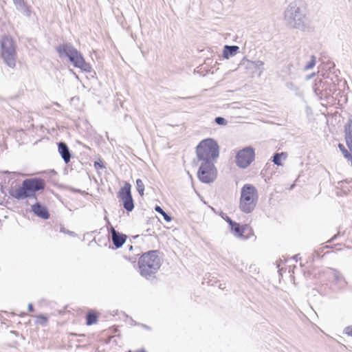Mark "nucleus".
I'll return each mask as SVG.
<instances>
[{
	"instance_id": "nucleus-1",
	"label": "nucleus",
	"mask_w": 352,
	"mask_h": 352,
	"mask_svg": "<svg viewBox=\"0 0 352 352\" xmlns=\"http://www.w3.org/2000/svg\"><path fill=\"white\" fill-rule=\"evenodd\" d=\"M284 19L286 25L289 28L305 30L308 28V19L305 11L296 1L290 3L286 8Z\"/></svg>"
},
{
	"instance_id": "nucleus-2",
	"label": "nucleus",
	"mask_w": 352,
	"mask_h": 352,
	"mask_svg": "<svg viewBox=\"0 0 352 352\" xmlns=\"http://www.w3.org/2000/svg\"><path fill=\"white\" fill-rule=\"evenodd\" d=\"M45 186V183L41 178L26 179L16 189H10L9 194L12 197L17 200H22L26 198L36 199V192L43 190Z\"/></svg>"
},
{
	"instance_id": "nucleus-3",
	"label": "nucleus",
	"mask_w": 352,
	"mask_h": 352,
	"mask_svg": "<svg viewBox=\"0 0 352 352\" xmlns=\"http://www.w3.org/2000/svg\"><path fill=\"white\" fill-rule=\"evenodd\" d=\"M162 263L157 250H151L143 254L139 258L140 274L146 279L155 277V274Z\"/></svg>"
},
{
	"instance_id": "nucleus-4",
	"label": "nucleus",
	"mask_w": 352,
	"mask_h": 352,
	"mask_svg": "<svg viewBox=\"0 0 352 352\" xmlns=\"http://www.w3.org/2000/svg\"><path fill=\"white\" fill-rule=\"evenodd\" d=\"M60 58H67L69 62L75 67L80 68L85 72H91V66L85 62L82 54L69 43L59 45L56 48Z\"/></svg>"
},
{
	"instance_id": "nucleus-5",
	"label": "nucleus",
	"mask_w": 352,
	"mask_h": 352,
	"mask_svg": "<svg viewBox=\"0 0 352 352\" xmlns=\"http://www.w3.org/2000/svg\"><path fill=\"white\" fill-rule=\"evenodd\" d=\"M196 154L199 161L214 162L219 155L218 143L212 138L204 139L197 146Z\"/></svg>"
},
{
	"instance_id": "nucleus-6",
	"label": "nucleus",
	"mask_w": 352,
	"mask_h": 352,
	"mask_svg": "<svg viewBox=\"0 0 352 352\" xmlns=\"http://www.w3.org/2000/svg\"><path fill=\"white\" fill-rule=\"evenodd\" d=\"M258 191L252 184H246L241 190L239 208L245 213L252 212L257 204Z\"/></svg>"
},
{
	"instance_id": "nucleus-7",
	"label": "nucleus",
	"mask_w": 352,
	"mask_h": 352,
	"mask_svg": "<svg viewBox=\"0 0 352 352\" xmlns=\"http://www.w3.org/2000/svg\"><path fill=\"white\" fill-rule=\"evenodd\" d=\"M1 56L5 63L11 68L16 66V52L12 38L5 36L1 41Z\"/></svg>"
},
{
	"instance_id": "nucleus-8",
	"label": "nucleus",
	"mask_w": 352,
	"mask_h": 352,
	"mask_svg": "<svg viewBox=\"0 0 352 352\" xmlns=\"http://www.w3.org/2000/svg\"><path fill=\"white\" fill-rule=\"evenodd\" d=\"M217 176L214 162H201L197 172L199 179L205 184L212 182Z\"/></svg>"
},
{
	"instance_id": "nucleus-9",
	"label": "nucleus",
	"mask_w": 352,
	"mask_h": 352,
	"mask_svg": "<svg viewBox=\"0 0 352 352\" xmlns=\"http://www.w3.org/2000/svg\"><path fill=\"white\" fill-rule=\"evenodd\" d=\"M254 158V149L252 146H246L236 153L235 163L238 167L246 168L252 164Z\"/></svg>"
},
{
	"instance_id": "nucleus-10",
	"label": "nucleus",
	"mask_w": 352,
	"mask_h": 352,
	"mask_svg": "<svg viewBox=\"0 0 352 352\" xmlns=\"http://www.w3.org/2000/svg\"><path fill=\"white\" fill-rule=\"evenodd\" d=\"M131 190V184L126 182L118 192V198L122 202L123 208L127 212H131L134 209V201Z\"/></svg>"
},
{
	"instance_id": "nucleus-11",
	"label": "nucleus",
	"mask_w": 352,
	"mask_h": 352,
	"mask_svg": "<svg viewBox=\"0 0 352 352\" xmlns=\"http://www.w3.org/2000/svg\"><path fill=\"white\" fill-rule=\"evenodd\" d=\"M32 211L35 215L43 219H48L50 218V213L47 207L40 202L37 201L32 206Z\"/></svg>"
},
{
	"instance_id": "nucleus-12",
	"label": "nucleus",
	"mask_w": 352,
	"mask_h": 352,
	"mask_svg": "<svg viewBox=\"0 0 352 352\" xmlns=\"http://www.w3.org/2000/svg\"><path fill=\"white\" fill-rule=\"evenodd\" d=\"M111 239L113 244L116 248H121L126 240V235L120 233L116 231L113 228L111 230Z\"/></svg>"
},
{
	"instance_id": "nucleus-13",
	"label": "nucleus",
	"mask_w": 352,
	"mask_h": 352,
	"mask_svg": "<svg viewBox=\"0 0 352 352\" xmlns=\"http://www.w3.org/2000/svg\"><path fill=\"white\" fill-rule=\"evenodd\" d=\"M58 151L65 164H68L72 157V154L67 144L64 142L58 143Z\"/></svg>"
},
{
	"instance_id": "nucleus-14",
	"label": "nucleus",
	"mask_w": 352,
	"mask_h": 352,
	"mask_svg": "<svg viewBox=\"0 0 352 352\" xmlns=\"http://www.w3.org/2000/svg\"><path fill=\"white\" fill-rule=\"evenodd\" d=\"M230 227L231 232H233L236 237L248 239V237H244L245 230L248 228V225L241 226L239 223L234 221Z\"/></svg>"
},
{
	"instance_id": "nucleus-15",
	"label": "nucleus",
	"mask_w": 352,
	"mask_h": 352,
	"mask_svg": "<svg viewBox=\"0 0 352 352\" xmlns=\"http://www.w3.org/2000/svg\"><path fill=\"white\" fill-rule=\"evenodd\" d=\"M344 133L346 145L352 153V120L351 119L344 126Z\"/></svg>"
},
{
	"instance_id": "nucleus-16",
	"label": "nucleus",
	"mask_w": 352,
	"mask_h": 352,
	"mask_svg": "<svg viewBox=\"0 0 352 352\" xmlns=\"http://www.w3.org/2000/svg\"><path fill=\"white\" fill-rule=\"evenodd\" d=\"M239 51V47L237 45H228L223 47V57L228 59L230 57L235 56Z\"/></svg>"
},
{
	"instance_id": "nucleus-17",
	"label": "nucleus",
	"mask_w": 352,
	"mask_h": 352,
	"mask_svg": "<svg viewBox=\"0 0 352 352\" xmlns=\"http://www.w3.org/2000/svg\"><path fill=\"white\" fill-rule=\"evenodd\" d=\"M313 89L316 95L322 96L323 91L326 90L325 82L322 78H317L313 86Z\"/></svg>"
},
{
	"instance_id": "nucleus-18",
	"label": "nucleus",
	"mask_w": 352,
	"mask_h": 352,
	"mask_svg": "<svg viewBox=\"0 0 352 352\" xmlns=\"http://www.w3.org/2000/svg\"><path fill=\"white\" fill-rule=\"evenodd\" d=\"M326 273L328 275L333 276V278L334 279L333 281L335 282V283H338L342 280H344L342 275L336 269L329 267L327 270Z\"/></svg>"
},
{
	"instance_id": "nucleus-19",
	"label": "nucleus",
	"mask_w": 352,
	"mask_h": 352,
	"mask_svg": "<svg viewBox=\"0 0 352 352\" xmlns=\"http://www.w3.org/2000/svg\"><path fill=\"white\" fill-rule=\"evenodd\" d=\"M98 316L94 312H89L86 316V323L87 325H91L97 322Z\"/></svg>"
},
{
	"instance_id": "nucleus-20",
	"label": "nucleus",
	"mask_w": 352,
	"mask_h": 352,
	"mask_svg": "<svg viewBox=\"0 0 352 352\" xmlns=\"http://www.w3.org/2000/svg\"><path fill=\"white\" fill-rule=\"evenodd\" d=\"M155 210L157 212H158L160 214H162L163 218H164V219L166 222H170L171 221V219H172L171 217L168 213H166L160 206H155Z\"/></svg>"
},
{
	"instance_id": "nucleus-21",
	"label": "nucleus",
	"mask_w": 352,
	"mask_h": 352,
	"mask_svg": "<svg viewBox=\"0 0 352 352\" xmlns=\"http://www.w3.org/2000/svg\"><path fill=\"white\" fill-rule=\"evenodd\" d=\"M338 148L343 154L344 157L349 160L350 159H352V155L348 151V150L345 148V146L341 144H338Z\"/></svg>"
},
{
	"instance_id": "nucleus-22",
	"label": "nucleus",
	"mask_w": 352,
	"mask_h": 352,
	"mask_svg": "<svg viewBox=\"0 0 352 352\" xmlns=\"http://www.w3.org/2000/svg\"><path fill=\"white\" fill-rule=\"evenodd\" d=\"M135 183H136V188H137L138 193L140 194V196H143L144 191V184L143 182L142 181V179H136Z\"/></svg>"
},
{
	"instance_id": "nucleus-23",
	"label": "nucleus",
	"mask_w": 352,
	"mask_h": 352,
	"mask_svg": "<svg viewBox=\"0 0 352 352\" xmlns=\"http://www.w3.org/2000/svg\"><path fill=\"white\" fill-rule=\"evenodd\" d=\"M283 155V153H276L274 155L272 162H274V164H276L277 166L282 165V163H281V155Z\"/></svg>"
},
{
	"instance_id": "nucleus-24",
	"label": "nucleus",
	"mask_w": 352,
	"mask_h": 352,
	"mask_svg": "<svg viewBox=\"0 0 352 352\" xmlns=\"http://www.w3.org/2000/svg\"><path fill=\"white\" fill-rule=\"evenodd\" d=\"M316 57L314 56H311V60L305 65L304 69L309 70L312 69L316 65Z\"/></svg>"
},
{
	"instance_id": "nucleus-25",
	"label": "nucleus",
	"mask_w": 352,
	"mask_h": 352,
	"mask_svg": "<svg viewBox=\"0 0 352 352\" xmlns=\"http://www.w3.org/2000/svg\"><path fill=\"white\" fill-rule=\"evenodd\" d=\"M287 87L289 89L295 91L296 94H299V88L298 87V86H296L293 82H288V83H287Z\"/></svg>"
},
{
	"instance_id": "nucleus-26",
	"label": "nucleus",
	"mask_w": 352,
	"mask_h": 352,
	"mask_svg": "<svg viewBox=\"0 0 352 352\" xmlns=\"http://www.w3.org/2000/svg\"><path fill=\"white\" fill-rule=\"evenodd\" d=\"M214 121L219 125H226L228 123L227 120L223 117H217Z\"/></svg>"
},
{
	"instance_id": "nucleus-27",
	"label": "nucleus",
	"mask_w": 352,
	"mask_h": 352,
	"mask_svg": "<svg viewBox=\"0 0 352 352\" xmlns=\"http://www.w3.org/2000/svg\"><path fill=\"white\" fill-rule=\"evenodd\" d=\"M94 167L96 169H103L105 168L104 163L101 160H99V161H96L94 162Z\"/></svg>"
},
{
	"instance_id": "nucleus-28",
	"label": "nucleus",
	"mask_w": 352,
	"mask_h": 352,
	"mask_svg": "<svg viewBox=\"0 0 352 352\" xmlns=\"http://www.w3.org/2000/svg\"><path fill=\"white\" fill-rule=\"evenodd\" d=\"M221 217L230 226L234 222L226 214L221 212Z\"/></svg>"
},
{
	"instance_id": "nucleus-29",
	"label": "nucleus",
	"mask_w": 352,
	"mask_h": 352,
	"mask_svg": "<svg viewBox=\"0 0 352 352\" xmlns=\"http://www.w3.org/2000/svg\"><path fill=\"white\" fill-rule=\"evenodd\" d=\"M254 67L257 69H262L264 65L263 62L261 60H256L254 62Z\"/></svg>"
},
{
	"instance_id": "nucleus-30",
	"label": "nucleus",
	"mask_w": 352,
	"mask_h": 352,
	"mask_svg": "<svg viewBox=\"0 0 352 352\" xmlns=\"http://www.w3.org/2000/svg\"><path fill=\"white\" fill-rule=\"evenodd\" d=\"M344 333L350 336H352V326H349L344 329Z\"/></svg>"
},
{
	"instance_id": "nucleus-31",
	"label": "nucleus",
	"mask_w": 352,
	"mask_h": 352,
	"mask_svg": "<svg viewBox=\"0 0 352 352\" xmlns=\"http://www.w3.org/2000/svg\"><path fill=\"white\" fill-rule=\"evenodd\" d=\"M287 69H288L289 74H292V69L294 68L293 65L290 63V64H289V65H287Z\"/></svg>"
},
{
	"instance_id": "nucleus-32",
	"label": "nucleus",
	"mask_w": 352,
	"mask_h": 352,
	"mask_svg": "<svg viewBox=\"0 0 352 352\" xmlns=\"http://www.w3.org/2000/svg\"><path fill=\"white\" fill-rule=\"evenodd\" d=\"M313 256L314 258H318L320 256V254L318 253V251H314V252L313 253Z\"/></svg>"
},
{
	"instance_id": "nucleus-33",
	"label": "nucleus",
	"mask_w": 352,
	"mask_h": 352,
	"mask_svg": "<svg viewBox=\"0 0 352 352\" xmlns=\"http://www.w3.org/2000/svg\"><path fill=\"white\" fill-rule=\"evenodd\" d=\"M28 310L29 311H34V307H33V305L32 303H30L28 305Z\"/></svg>"
},
{
	"instance_id": "nucleus-34",
	"label": "nucleus",
	"mask_w": 352,
	"mask_h": 352,
	"mask_svg": "<svg viewBox=\"0 0 352 352\" xmlns=\"http://www.w3.org/2000/svg\"><path fill=\"white\" fill-rule=\"evenodd\" d=\"M14 3H15L16 4H19V5H21V4H22V3H23V0H14Z\"/></svg>"
},
{
	"instance_id": "nucleus-35",
	"label": "nucleus",
	"mask_w": 352,
	"mask_h": 352,
	"mask_svg": "<svg viewBox=\"0 0 352 352\" xmlns=\"http://www.w3.org/2000/svg\"><path fill=\"white\" fill-rule=\"evenodd\" d=\"M338 234H339V233H338V234H336V235H334V236L331 239V240H329V242H331V241H334V240L337 238V236H338Z\"/></svg>"
},
{
	"instance_id": "nucleus-36",
	"label": "nucleus",
	"mask_w": 352,
	"mask_h": 352,
	"mask_svg": "<svg viewBox=\"0 0 352 352\" xmlns=\"http://www.w3.org/2000/svg\"><path fill=\"white\" fill-rule=\"evenodd\" d=\"M128 352H146V351L144 349H140L135 351H129Z\"/></svg>"
},
{
	"instance_id": "nucleus-37",
	"label": "nucleus",
	"mask_w": 352,
	"mask_h": 352,
	"mask_svg": "<svg viewBox=\"0 0 352 352\" xmlns=\"http://www.w3.org/2000/svg\"><path fill=\"white\" fill-rule=\"evenodd\" d=\"M315 76V73H313L309 76H307V79H310L311 78H312L313 76Z\"/></svg>"
},
{
	"instance_id": "nucleus-38",
	"label": "nucleus",
	"mask_w": 352,
	"mask_h": 352,
	"mask_svg": "<svg viewBox=\"0 0 352 352\" xmlns=\"http://www.w3.org/2000/svg\"><path fill=\"white\" fill-rule=\"evenodd\" d=\"M40 318H42L45 322H47V318L44 316H41Z\"/></svg>"
},
{
	"instance_id": "nucleus-39",
	"label": "nucleus",
	"mask_w": 352,
	"mask_h": 352,
	"mask_svg": "<svg viewBox=\"0 0 352 352\" xmlns=\"http://www.w3.org/2000/svg\"><path fill=\"white\" fill-rule=\"evenodd\" d=\"M67 233H68L70 235H74V232H72V231H67Z\"/></svg>"
},
{
	"instance_id": "nucleus-40",
	"label": "nucleus",
	"mask_w": 352,
	"mask_h": 352,
	"mask_svg": "<svg viewBox=\"0 0 352 352\" xmlns=\"http://www.w3.org/2000/svg\"><path fill=\"white\" fill-rule=\"evenodd\" d=\"M298 257V254H296V255L294 256L293 258L297 261Z\"/></svg>"
},
{
	"instance_id": "nucleus-41",
	"label": "nucleus",
	"mask_w": 352,
	"mask_h": 352,
	"mask_svg": "<svg viewBox=\"0 0 352 352\" xmlns=\"http://www.w3.org/2000/svg\"><path fill=\"white\" fill-rule=\"evenodd\" d=\"M5 173H7V174H11L12 173L9 172V171H6ZM13 174H15L14 172L12 173Z\"/></svg>"
},
{
	"instance_id": "nucleus-42",
	"label": "nucleus",
	"mask_w": 352,
	"mask_h": 352,
	"mask_svg": "<svg viewBox=\"0 0 352 352\" xmlns=\"http://www.w3.org/2000/svg\"><path fill=\"white\" fill-rule=\"evenodd\" d=\"M61 231L63 232H66V230H65L64 228L61 229Z\"/></svg>"
}]
</instances>
